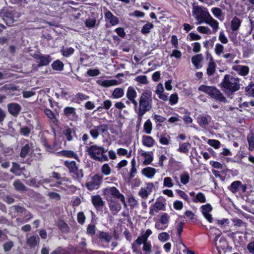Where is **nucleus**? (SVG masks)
Wrapping results in <instances>:
<instances>
[{
    "label": "nucleus",
    "instance_id": "15",
    "mask_svg": "<svg viewBox=\"0 0 254 254\" xmlns=\"http://www.w3.org/2000/svg\"><path fill=\"white\" fill-rule=\"evenodd\" d=\"M165 205L161 201H156L153 205L149 207V214L151 216L155 215L160 210H164Z\"/></svg>",
    "mask_w": 254,
    "mask_h": 254
},
{
    "label": "nucleus",
    "instance_id": "9",
    "mask_svg": "<svg viewBox=\"0 0 254 254\" xmlns=\"http://www.w3.org/2000/svg\"><path fill=\"white\" fill-rule=\"evenodd\" d=\"M20 14L14 9L8 10L4 13L3 20L6 25L10 26L20 17Z\"/></svg>",
    "mask_w": 254,
    "mask_h": 254
},
{
    "label": "nucleus",
    "instance_id": "36",
    "mask_svg": "<svg viewBox=\"0 0 254 254\" xmlns=\"http://www.w3.org/2000/svg\"><path fill=\"white\" fill-rule=\"evenodd\" d=\"M190 146V144L189 142L180 143L179 147L178 148L177 151L181 153L188 154Z\"/></svg>",
    "mask_w": 254,
    "mask_h": 254
},
{
    "label": "nucleus",
    "instance_id": "47",
    "mask_svg": "<svg viewBox=\"0 0 254 254\" xmlns=\"http://www.w3.org/2000/svg\"><path fill=\"white\" fill-rule=\"evenodd\" d=\"M74 52L73 48H63L61 50V52L62 55L65 57H68L70 55H72Z\"/></svg>",
    "mask_w": 254,
    "mask_h": 254
},
{
    "label": "nucleus",
    "instance_id": "45",
    "mask_svg": "<svg viewBox=\"0 0 254 254\" xmlns=\"http://www.w3.org/2000/svg\"><path fill=\"white\" fill-rule=\"evenodd\" d=\"M152 129V124L150 119H148L144 124L143 130L144 132L149 134L151 133Z\"/></svg>",
    "mask_w": 254,
    "mask_h": 254
},
{
    "label": "nucleus",
    "instance_id": "11",
    "mask_svg": "<svg viewBox=\"0 0 254 254\" xmlns=\"http://www.w3.org/2000/svg\"><path fill=\"white\" fill-rule=\"evenodd\" d=\"M126 97L127 100L126 103L128 105L131 103L133 105L136 102L137 100L135 99L137 97V92L133 86H130L127 88L126 92Z\"/></svg>",
    "mask_w": 254,
    "mask_h": 254
},
{
    "label": "nucleus",
    "instance_id": "7",
    "mask_svg": "<svg viewBox=\"0 0 254 254\" xmlns=\"http://www.w3.org/2000/svg\"><path fill=\"white\" fill-rule=\"evenodd\" d=\"M32 57L38 63V66L39 67L47 65L52 60L49 55H43L38 51L35 52Z\"/></svg>",
    "mask_w": 254,
    "mask_h": 254
},
{
    "label": "nucleus",
    "instance_id": "17",
    "mask_svg": "<svg viewBox=\"0 0 254 254\" xmlns=\"http://www.w3.org/2000/svg\"><path fill=\"white\" fill-rule=\"evenodd\" d=\"M202 209V213L204 217L209 222L212 223L213 221V218L211 214L209 213L212 210L211 205L209 204L203 205L201 207Z\"/></svg>",
    "mask_w": 254,
    "mask_h": 254
},
{
    "label": "nucleus",
    "instance_id": "30",
    "mask_svg": "<svg viewBox=\"0 0 254 254\" xmlns=\"http://www.w3.org/2000/svg\"><path fill=\"white\" fill-rule=\"evenodd\" d=\"M75 108L71 107H66L64 110V115L69 119H73L76 114Z\"/></svg>",
    "mask_w": 254,
    "mask_h": 254
},
{
    "label": "nucleus",
    "instance_id": "5",
    "mask_svg": "<svg viewBox=\"0 0 254 254\" xmlns=\"http://www.w3.org/2000/svg\"><path fill=\"white\" fill-rule=\"evenodd\" d=\"M192 13L195 19L197 21V24L204 23L210 15L207 8L200 6H194Z\"/></svg>",
    "mask_w": 254,
    "mask_h": 254
},
{
    "label": "nucleus",
    "instance_id": "14",
    "mask_svg": "<svg viewBox=\"0 0 254 254\" xmlns=\"http://www.w3.org/2000/svg\"><path fill=\"white\" fill-rule=\"evenodd\" d=\"M22 108L18 103H11L7 105V110L9 113L13 117H17L20 113Z\"/></svg>",
    "mask_w": 254,
    "mask_h": 254
},
{
    "label": "nucleus",
    "instance_id": "2",
    "mask_svg": "<svg viewBox=\"0 0 254 254\" xmlns=\"http://www.w3.org/2000/svg\"><path fill=\"white\" fill-rule=\"evenodd\" d=\"M220 85L223 92L228 96L233 95L240 89L239 78L229 74L225 75Z\"/></svg>",
    "mask_w": 254,
    "mask_h": 254
},
{
    "label": "nucleus",
    "instance_id": "53",
    "mask_svg": "<svg viewBox=\"0 0 254 254\" xmlns=\"http://www.w3.org/2000/svg\"><path fill=\"white\" fill-rule=\"evenodd\" d=\"M158 240L161 242L167 241L170 239V235L167 232H162L158 234Z\"/></svg>",
    "mask_w": 254,
    "mask_h": 254
},
{
    "label": "nucleus",
    "instance_id": "22",
    "mask_svg": "<svg viewBox=\"0 0 254 254\" xmlns=\"http://www.w3.org/2000/svg\"><path fill=\"white\" fill-rule=\"evenodd\" d=\"M233 69L237 71L239 74L245 76L249 73V68L246 65H237L233 66Z\"/></svg>",
    "mask_w": 254,
    "mask_h": 254
},
{
    "label": "nucleus",
    "instance_id": "63",
    "mask_svg": "<svg viewBox=\"0 0 254 254\" xmlns=\"http://www.w3.org/2000/svg\"><path fill=\"white\" fill-rule=\"evenodd\" d=\"M229 220L226 218L223 219L222 220H217V224L221 227L224 228L227 227L229 225Z\"/></svg>",
    "mask_w": 254,
    "mask_h": 254
},
{
    "label": "nucleus",
    "instance_id": "52",
    "mask_svg": "<svg viewBox=\"0 0 254 254\" xmlns=\"http://www.w3.org/2000/svg\"><path fill=\"white\" fill-rule=\"evenodd\" d=\"M169 219L170 217L169 216L168 214L166 213H164L161 215L158 221L168 227V224L169 222Z\"/></svg>",
    "mask_w": 254,
    "mask_h": 254
},
{
    "label": "nucleus",
    "instance_id": "18",
    "mask_svg": "<svg viewBox=\"0 0 254 254\" xmlns=\"http://www.w3.org/2000/svg\"><path fill=\"white\" fill-rule=\"evenodd\" d=\"M58 154L61 156L74 158L79 162H80L78 154L72 150H64L58 152Z\"/></svg>",
    "mask_w": 254,
    "mask_h": 254
},
{
    "label": "nucleus",
    "instance_id": "1",
    "mask_svg": "<svg viewBox=\"0 0 254 254\" xmlns=\"http://www.w3.org/2000/svg\"><path fill=\"white\" fill-rule=\"evenodd\" d=\"M152 93L145 91L141 94L138 101L133 105V109L134 111L146 114L152 109Z\"/></svg>",
    "mask_w": 254,
    "mask_h": 254
},
{
    "label": "nucleus",
    "instance_id": "10",
    "mask_svg": "<svg viewBox=\"0 0 254 254\" xmlns=\"http://www.w3.org/2000/svg\"><path fill=\"white\" fill-rule=\"evenodd\" d=\"M96 237L100 243L106 244H109L113 238L110 233L102 231H98Z\"/></svg>",
    "mask_w": 254,
    "mask_h": 254
},
{
    "label": "nucleus",
    "instance_id": "20",
    "mask_svg": "<svg viewBox=\"0 0 254 254\" xmlns=\"http://www.w3.org/2000/svg\"><path fill=\"white\" fill-rule=\"evenodd\" d=\"M207 24H208L213 29V33H216L219 28V22L213 18V17L210 15L207 18L206 21L204 22Z\"/></svg>",
    "mask_w": 254,
    "mask_h": 254
},
{
    "label": "nucleus",
    "instance_id": "28",
    "mask_svg": "<svg viewBox=\"0 0 254 254\" xmlns=\"http://www.w3.org/2000/svg\"><path fill=\"white\" fill-rule=\"evenodd\" d=\"M241 182L240 181H235L231 183L228 187V190L233 193H236L240 190Z\"/></svg>",
    "mask_w": 254,
    "mask_h": 254
},
{
    "label": "nucleus",
    "instance_id": "38",
    "mask_svg": "<svg viewBox=\"0 0 254 254\" xmlns=\"http://www.w3.org/2000/svg\"><path fill=\"white\" fill-rule=\"evenodd\" d=\"M64 165L68 169L69 173L79 166V165L77 164L74 161L69 160L65 161Z\"/></svg>",
    "mask_w": 254,
    "mask_h": 254
},
{
    "label": "nucleus",
    "instance_id": "16",
    "mask_svg": "<svg viewBox=\"0 0 254 254\" xmlns=\"http://www.w3.org/2000/svg\"><path fill=\"white\" fill-rule=\"evenodd\" d=\"M32 148V144L29 143L27 140H25L24 142L22 143L20 156L23 158L26 157L30 153Z\"/></svg>",
    "mask_w": 254,
    "mask_h": 254
},
{
    "label": "nucleus",
    "instance_id": "3",
    "mask_svg": "<svg viewBox=\"0 0 254 254\" xmlns=\"http://www.w3.org/2000/svg\"><path fill=\"white\" fill-rule=\"evenodd\" d=\"M86 151L89 157L94 160L105 162L109 160L108 156L105 154L107 149L103 146L92 145L88 147Z\"/></svg>",
    "mask_w": 254,
    "mask_h": 254
},
{
    "label": "nucleus",
    "instance_id": "48",
    "mask_svg": "<svg viewBox=\"0 0 254 254\" xmlns=\"http://www.w3.org/2000/svg\"><path fill=\"white\" fill-rule=\"evenodd\" d=\"M109 208L113 214L116 215L121 210V205L116 203L109 205Z\"/></svg>",
    "mask_w": 254,
    "mask_h": 254
},
{
    "label": "nucleus",
    "instance_id": "29",
    "mask_svg": "<svg viewBox=\"0 0 254 254\" xmlns=\"http://www.w3.org/2000/svg\"><path fill=\"white\" fill-rule=\"evenodd\" d=\"M242 21L237 16H235L231 23V27L233 31H237L241 25Z\"/></svg>",
    "mask_w": 254,
    "mask_h": 254
},
{
    "label": "nucleus",
    "instance_id": "42",
    "mask_svg": "<svg viewBox=\"0 0 254 254\" xmlns=\"http://www.w3.org/2000/svg\"><path fill=\"white\" fill-rule=\"evenodd\" d=\"M153 27L154 25L152 23L150 22H147L143 26L141 30V32L144 35L148 34L150 32V30L153 29Z\"/></svg>",
    "mask_w": 254,
    "mask_h": 254
},
{
    "label": "nucleus",
    "instance_id": "55",
    "mask_svg": "<svg viewBox=\"0 0 254 254\" xmlns=\"http://www.w3.org/2000/svg\"><path fill=\"white\" fill-rule=\"evenodd\" d=\"M214 51L217 56H220L222 54H224V46L219 43L216 44Z\"/></svg>",
    "mask_w": 254,
    "mask_h": 254
},
{
    "label": "nucleus",
    "instance_id": "44",
    "mask_svg": "<svg viewBox=\"0 0 254 254\" xmlns=\"http://www.w3.org/2000/svg\"><path fill=\"white\" fill-rule=\"evenodd\" d=\"M247 140L249 143V150L253 151L254 149V134L251 132L247 136Z\"/></svg>",
    "mask_w": 254,
    "mask_h": 254
},
{
    "label": "nucleus",
    "instance_id": "58",
    "mask_svg": "<svg viewBox=\"0 0 254 254\" xmlns=\"http://www.w3.org/2000/svg\"><path fill=\"white\" fill-rule=\"evenodd\" d=\"M115 85H117V81L116 80H105L101 83L102 86L106 87Z\"/></svg>",
    "mask_w": 254,
    "mask_h": 254
},
{
    "label": "nucleus",
    "instance_id": "26",
    "mask_svg": "<svg viewBox=\"0 0 254 254\" xmlns=\"http://www.w3.org/2000/svg\"><path fill=\"white\" fill-rule=\"evenodd\" d=\"M156 172V169L150 167H146L141 170V173L148 178H153Z\"/></svg>",
    "mask_w": 254,
    "mask_h": 254
},
{
    "label": "nucleus",
    "instance_id": "62",
    "mask_svg": "<svg viewBox=\"0 0 254 254\" xmlns=\"http://www.w3.org/2000/svg\"><path fill=\"white\" fill-rule=\"evenodd\" d=\"M151 245L150 242L146 241L143 244V250L145 252V254H149L151 253Z\"/></svg>",
    "mask_w": 254,
    "mask_h": 254
},
{
    "label": "nucleus",
    "instance_id": "27",
    "mask_svg": "<svg viewBox=\"0 0 254 254\" xmlns=\"http://www.w3.org/2000/svg\"><path fill=\"white\" fill-rule=\"evenodd\" d=\"M152 153L151 152H144L143 151L141 155L144 158V161L143 164L144 165H147L150 164L153 160L152 156Z\"/></svg>",
    "mask_w": 254,
    "mask_h": 254
},
{
    "label": "nucleus",
    "instance_id": "43",
    "mask_svg": "<svg viewBox=\"0 0 254 254\" xmlns=\"http://www.w3.org/2000/svg\"><path fill=\"white\" fill-rule=\"evenodd\" d=\"M15 189L18 191L27 190L26 187L19 180H15L13 183Z\"/></svg>",
    "mask_w": 254,
    "mask_h": 254
},
{
    "label": "nucleus",
    "instance_id": "46",
    "mask_svg": "<svg viewBox=\"0 0 254 254\" xmlns=\"http://www.w3.org/2000/svg\"><path fill=\"white\" fill-rule=\"evenodd\" d=\"M192 201L194 203H204L206 201L205 195L202 192H199L193 198Z\"/></svg>",
    "mask_w": 254,
    "mask_h": 254
},
{
    "label": "nucleus",
    "instance_id": "33",
    "mask_svg": "<svg viewBox=\"0 0 254 254\" xmlns=\"http://www.w3.org/2000/svg\"><path fill=\"white\" fill-rule=\"evenodd\" d=\"M18 125L21 127L19 130L20 134L24 136H28L31 130L33 129V126L32 125H30L29 127H21V123H19Z\"/></svg>",
    "mask_w": 254,
    "mask_h": 254
},
{
    "label": "nucleus",
    "instance_id": "35",
    "mask_svg": "<svg viewBox=\"0 0 254 254\" xmlns=\"http://www.w3.org/2000/svg\"><path fill=\"white\" fill-rule=\"evenodd\" d=\"M216 64L214 61L211 60V62H208V67L206 69V73L208 76L213 75L216 70Z\"/></svg>",
    "mask_w": 254,
    "mask_h": 254
},
{
    "label": "nucleus",
    "instance_id": "19",
    "mask_svg": "<svg viewBox=\"0 0 254 254\" xmlns=\"http://www.w3.org/2000/svg\"><path fill=\"white\" fill-rule=\"evenodd\" d=\"M39 241L40 238L38 236L35 235L27 238L26 243L29 247L33 248L39 245Z\"/></svg>",
    "mask_w": 254,
    "mask_h": 254
},
{
    "label": "nucleus",
    "instance_id": "49",
    "mask_svg": "<svg viewBox=\"0 0 254 254\" xmlns=\"http://www.w3.org/2000/svg\"><path fill=\"white\" fill-rule=\"evenodd\" d=\"M190 180V177L187 172H185L180 175V181L183 185H187L189 183Z\"/></svg>",
    "mask_w": 254,
    "mask_h": 254
},
{
    "label": "nucleus",
    "instance_id": "39",
    "mask_svg": "<svg viewBox=\"0 0 254 254\" xmlns=\"http://www.w3.org/2000/svg\"><path fill=\"white\" fill-rule=\"evenodd\" d=\"M63 133L65 136L66 139L70 141L73 139V135L75 134V130L72 128L67 127L64 130Z\"/></svg>",
    "mask_w": 254,
    "mask_h": 254
},
{
    "label": "nucleus",
    "instance_id": "12",
    "mask_svg": "<svg viewBox=\"0 0 254 254\" xmlns=\"http://www.w3.org/2000/svg\"><path fill=\"white\" fill-rule=\"evenodd\" d=\"M154 185L152 183H148L146 188H141L138 191V195L143 199H146L152 192Z\"/></svg>",
    "mask_w": 254,
    "mask_h": 254
},
{
    "label": "nucleus",
    "instance_id": "23",
    "mask_svg": "<svg viewBox=\"0 0 254 254\" xmlns=\"http://www.w3.org/2000/svg\"><path fill=\"white\" fill-rule=\"evenodd\" d=\"M105 17L112 26L117 25L119 22L118 18L114 16L110 11L105 12Z\"/></svg>",
    "mask_w": 254,
    "mask_h": 254
},
{
    "label": "nucleus",
    "instance_id": "60",
    "mask_svg": "<svg viewBox=\"0 0 254 254\" xmlns=\"http://www.w3.org/2000/svg\"><path fill=\"white\" fill-rule=\"evenodd\" d=\"M208 144L216 149L219 148L221 145L220 141L215 139H209Z\"/></svg>",
    "mask_w": 254,
    "mask_h": 254
},
{
    "label": "nucleus",
    "instance_id": "57",
    "mask_svg": "<svg viewBox=\"0 0 254 254\" xmlns=\"http://www.w3.org/2000/svg\"><path fill=\"white\" fill-rule=\"evenodd\" d=\"M135 80L141 84H147L148 83L147 77L145 75L136 76Z\"/></svg>",
    "mask_w": 254,
    "mask_h": 254
},
{
    "label": "nucleus",
    "instance_id": "32",
    "mask_svg": "<svg viewBox=\"0 0 254 254\" xmlns=\"http://www.w3.org/2000/svg\"><path fill=\"white\" fill-rule=\"evenodd\" d=\"M202 60L203 56L201 54L194 55L191 58V62L196 68H198L200 67L199 64Z\"/></svg>",
    "mask_w": 254,
    "mask_h": 254
},
{
    "label": "nucleus",
    "instance_id": "31",
    "mask_svg": "<svg viewBox=\"0 0 254 254\" xmlns=\"http://www.w3.org/2000/svg\"><path fill=\"white\" fill-rule=\"evenodd\" d=\"M171 141L170 136L167 133L161 134L159 137V141L163 145H168Z\"/></svg>",
    "mask_w": 254,
    "mask_h": 254
},
{
    "label": "nucleus",
    "instance_id": "64",
    "mask_svg": "<svg viewBox=\"0 0 254 254\" xmlns=\"http://www.w3.org/2000/svg\"><path fill=\"white\" fill-rule=\"evenodd\" d=\"M246 91L248 96L254 97V84L249 85L246 88Z\"/></svg>",
    "mask_w": 254,
    "mask_h": 254
},
{
    "label": "nucleus",
    "instance_id": "41",
    "mask_svg": "<svg viewBox=\"0 0 254 254\" xmlns=\"http://www.w3.org/2000/svg\"><path fill=\"white\" fill-rule=\"evenodd\" d=\"M64 64L60 60L54 61L52 64V67L54 70L62 71L64 69Z\"/></svg>",
    "mask_w": 254,
    "mask_h": 254
},
{
    "label": "nucleus",
    "instance_id": "24",
    "mask_svg": "<svg viewBox=\"0 0 254 254\" xmlns=\"http://www.w3.org/2000/svg\"><path fill=\"white\" fill-rule=\"evenodd\" d=\"M69 173L74 179L78 181L81 180L84 176L83 171L82 169H79V166L71 171Z\"/></svg>",
    "mask_w": 254,
    "mask_h": 254
},
{
    "label": "nucleus",
    "instance_id": "50",
    "mask_svg": "<svg viewBox=\"0 0 254 254\" xmlns=\"http://www.w3.org/2000/svg\"><path fill=\"white\" fill-rule=\"evenodd\" d=\"M96 226L95 225L90 224L87 226L86 234L90 237H93L96 233Z\"/></svg>",
    "mask_w": 254,
    "mask_h": 254
},
{
    "label": "nucleus",
    "instance_id": "40",
    "mask_svg": "<svg viewBox=\"0 0 254 254\" xmlns=\"http://www.w3.org/2000/svg\"><path fill=\"white\" fill-rule=\"evenodd\" d=\"M58 226L63 233H67L69 232V227L67 224L63 220L58 221Z\"/></svg>",
    "mask_w": 254,
    "mask_h": 254
},
{
    "label": "nucleus",
    "instance_id": "56",
    "mask_svg": "<svg viewBox=\"0 0 254 254\" xmlns=\"http://www.w3.org/2000/svg\"><path fill=\"white\" fill-rule=\"evenodd\" d=\"M26 184L31 187L38 188L40 186V183L37 182L35 178H32L29 180L26 181Z\"/></svg>",
    "mask_w": 254,
    "mask_h": 254
},
{
    "label": "nucleus",
    "instance_id": "34",
    "mask_svg": "<svg viewBox=\"0 0 254 254\" xmlns=\"http://www.w3.org/2000/svg\"><path fill=\"white\" fill-rule=\"evenodd\" d=\"M124 95V90L121 88H116L112 94V97L113 99H119Z\"/></svg>",
    "mask_w": 254,
    "mask_h": 254
},
{
    "label": "nucleus",
    "instance_id": "51",
    "mask_svg": "<svg viewBox=\"0 0 254 254\" xmlns=\"http://www.w3.org/2000/svg\"><path fill=\"white\" fill-rule=\"evenodd\" d=\"M131 168L129 172V177L132 178L135 176L137 173V169L136 168V161L135 158H133L131 161Z\"/></svg>",
    "mask_w": 254,
    "mask_h": 254
},
{
    "label": "nucleus",
    "instance_id": "13",
    "mask_svg": "<svg viewBox=\"0 0 254 254\" xmlns=\"http://www.w3.org/2000/svg\"><path fill=\"white\" fill-rule=\"evenodd\" d=\"M91 202L96 210H101L105 205V202L99 195H94L91 196Z\"/></svg>",
    "mask_w": 254,
    "mask_h": 254
},
{
    "label": "nucleus",
    "instance_id": "37",
    "mask_svg": "<svg viewBox=\"0 0 254 254\" xmlns=\"http://www.w3.org/2000/svg\"><path fill=\"white\" fill-rule=\"evenodd\" d=\"M197 123L202 128H205L209 124V121L207 117L205 116H198L197 118Z\"/></svg>",
    "mask_w": 254,
    "mask_h": 254
},
{
    "label": "nucleus",
    "instance_id": "8",
    "mask_svg": "<svg viewBox=\"0 0 254 254\" xmlns=\"http://www.w3.org/2000/svg\"><path fill=\"white\" fill-rule=\"evenodd\" d=\"M103 176L99 174H95L92 178L91 180L85 184V186L89 190H97L102 183Z\"/></svg>",
    "mask_w": 254,
    "mask_h": 254
},
{
    "label": "nucleus",
    "instance_id": "25",
    "mask_svg": "<svg viewBox=\"0 0 254 254\" xmlns=\"http://www.w3.org/2000/svg\"><path fill=\"white\" fill-rule=\"evenodd\" d=\"M155 140L152 137L147 135H143L142 138V143L143 145L151 147L155 144Z\"/></svg>",
    "mask_w": 254,
    "mask_h": 254
},
{
    "label": "nucleus",
    "instance_id": "6",
    "mask_svg": "<svg viewBox=\"0 0 254 254\" xmlns=\"http://www.w3.org/2000/svg\"><path fill=\"white\" fill-rule=\"evenodd\" d=\"M103 194L108 201H113L119 199L123 195L115 187H108L104 189Z\"/></svg>",
    "mask_w": 254,
    "mask_h": 254
},
{
    "label": "nucleus",
    "instance_id": "21",
    "mask_svg": "<svg viewBox=\"0 0 254 254\" xmlns=\"http://www.w3.org/2000/svg\"><path fill=\"white\" fill-rule=\"evenodd\" d=\"M44 113L54 125L56 126H58L59 120L56 117L55 114L51 110L45 109L44 110Z\"/></svg>",
    "mask_w": 254,
    "mask_h": 254
},
{
    "label": "nucleus",
    "instance_id": "61",
    "mask_svg": "<svg viewBox=\"0 0 254 254\" xmlns=\"http://www.w3.org/2000/svg\"><path fill=\"white\" fill-rule=\"evenodd\" d=\"M197 30L199 33L202 34H210L211 33V30L209 28V27L206 26H198L197 28Z\"/></svg>",
    "mask_w": 254,
    "mask_h": 254
},
{
    "label": "nucleus",
    "instance_id": "4",
    "mask_svg": "<svg viewBox=\"0 0 254 254\" xmlns=\"http://www.w3.org/2000/svg\"><path fill=\"white\" fill-rule=\"evenodd\" d=\"M198 90L209 95L216 101L224 103L227 102V100L223 94L214 86L201 85L198 87Z\"/></svg>",
    "mask_w": 254,
    "mask_h": 254
},
{
    "label": "nucleus",
    "instance_id": "54",
    "mask_svg": "<svg viewBox=\"0 0 254 254\" xmlns=\"http://www.w3.org/2000/svg\"><path fill=\"white\" fill-rule=\"evenodd\" d=\"M86 246V243L85 241H83V242H81L80 244H79V246H80V248L81 249H82V251L83 252H86V253L87 254H93V253H102L101 252H99V251H93L91 250H87V249H85V248Z\"/></svg>",
    "mask_w": 254,
    "mask_h": 254
},
{
    "label": "nucleus",
    "instance_id": "59",
    "mask_svg": "<svg viewBox=\"0 0 254 254\" xmlns=\"http://www.w3.org/2000/svg\"><path fill=\"white\" fill-rule=\"evenodd\" d=\"M163 185L165 187L172 188L174 185L172 178L169 177L164 178Z\"/></svg>",
    "mask_w": 254,
    "mask_h": 254
}]
</instances>
